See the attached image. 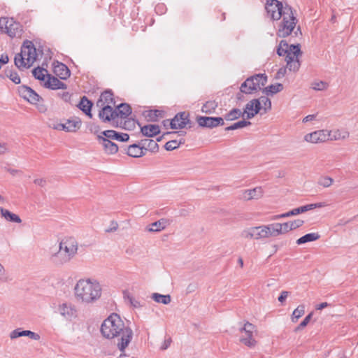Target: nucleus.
Instances as JSON below:
<instances>
[{
	"mask_svg": "<svg viewBox=\"0 0 358 358\" xmlns=\"http://www.w3.org/2000/svg\"><path fill=\"white\" fill-rule=\"evenodd\" d=\"M241 236L245 238H255L258 240L268 238L271 236V233L268 227L261 225L243 230L241 233Z\"/></svg>",
	"mask_w": 358,
	"mask_h": 358,
	"instance_id": "8",
	"label": "nucleus"
},
{
	"mask_svg": "<svg viewBox=\"0 0 358 358\" xmlns=\"http://www.w3.org/2000/svg\"><path fill=\"white\" fill-rule=\"evenodd\" d=\"M115 111L117 115V120L119 118L122 120L126 119L131 115V108L128 103H123L118 105L115 109Z\"/></svg>",
	"mask_w": 358,
	"mask_h": 358,
	"instance_id": "26",
	"label": "nucleus"
},
{
	"mask_svg": "<svg viewBox=\"0 0 358 358\" xmlns=\"http://www.w3.org/2000/svg\"><path fill=\"white\" fill-rule=\"evenodd\" d=\"M102 288L100 283L95 279H80L74 287L76 299L83 303H93L101 296Z\"/></svg>",
	"mask_w": 358,
	"mask_h": 358,
	"instance_id": "2",
	"label": "nucleus"
},
{
	"mask_svg": "<svg viewBox=\"0 0 358 358\" xmlns=\"http://www.w3.org/2000/svg\"><path fill=\"white\" fill-rule=\"evenodd\" d=\"M326 206L325 203H310L305 206H301V210H303V213H306L307 211L317 208H322Z\"/></svg>",
	"mask_w": 358,
	"mask_h": 358,
	"instance_id": "49",
	"label": "nucleus"
},
{
	"mask_svg": "<svg viewBox=\"0 0 358 358\" xmlns=\"http://www.w3.org/2000/svg\"><path fill=\"white\" fill-rule=\"evenodd\" d=\"M334 182V179L329 176L321 177L318 180V185L324 187H330Z\"/></svg>",
	"mask_w": 358,
	"mask_h": 358,
	"instance_id": "50",
	"label": "nucleus"
},
{
	"mask_svg": "<svg viewBox=\"0 0 358 358\" xmlns=\"http://www.w3.org/2000/svg\"><path fill=\"white\" fill-rule=\"evenodd\" d=\"M255 331V326L247 322L244 327L241 329V336L240 341L249 348L255 347L257 343L253 335Z\"/></svg>",
	"mask_w": 358,
	"mask_h": 358,
	"instance_id": "10",
	"label": "nucleus"
},
{
	"mask_svg": "<svg viewBox=\"0 0 358 358\" xmlns=\"http://www.w3.org/2000/svg\"><path fill=\"white\" fill-rule=\"evenodd\" d=\"M37 53L34 43L30 41L24 42L20 53L15 56V65L20 69L29 68L36 61Z\"/></svg>",
	"mask_w": 358,
	"mask_h": 358,
	"instance_id": "4",
	"label": "nucleus"
},
{
	"mask_svg": "<svg viewBox=\"0 0 358 358\" xmlns=\"http://www.w3.org/2000/svg\"><path fill=\"white\" fill-rule=\"evenodd\" d=\"M118 228V224L117 222L115 221H111L110 222V227H108V229H106L105 230V231L106 233H110V232H113V231H115Z\"/></svg>",
	"mask_w": 358,
	"mask_h": 358,
	"instance_id": "54",
	"label": "nucleus"
},
{
	"mask_svg": "<svg viewBox=\"0 0 358 358\" xmlns=\"http://www.w3.org/2000/svg\"><path fill=\"white\" fill-rule=\"evenodd\" d=\"M313 315V313H310L294 329L295 332H298L305 328L308 324L310 322L312 317Z\"/></svg>",
	"mask_w": 358,
	"mask_h": 358,
	"instance_id": "48",
	"label": "nucleus"
},
{
	"mask_svg": "<svg viewBox=\"0 0 358 358\" xmlns=\"http://www.w3.org/2000/svg\"><path fill=\"white\" fill-rule=\"evenodd\" d=\"M282 90L283 85L281 83H276L265 87L264 90V92L266 95H273L279 92H281Z\"/></svg>",
	"mask_w": 358,
	"mask_h": 358,
	"instance_id": "38",
	"label": "nucleus"
},
{
	"mask_svg": "<svg viewBox=\"0 0 358 358\" xmlns=\"http://www.w3.org/2000/svg\"><path fill=\"white\" fill-rule=\"evenodd\" d=\"M26 336H29L30 338L34 340H38L40 338V336L38 334L29 330H26Z\"/></svg>",
	"mask_w": 358,
	"mask_h": 358,
	"instance_id": "57",
	"label": "nucleus"
},
{
	"mask_svg": "<svg viewBox=\"0 0 358 358\" xmlns=\"http://www.w3.org/2000/svg\"><path fill=\"white\" fill-rule=\"evenodd\" d=\"M17 92L22 98L31 104H36L41 99V97L34 90L26 85L18 87Z\"/></svg>",
	"mask_w": 358,
	"mask_h": 358,
	"instance_id": "12",
	"label": "nucleus"
},
{
	"mask_svg": "<svg viewBox=\"0 0 358 358\" xmlns=\"http://www.w3.org/2000/svg\"><path fill=\"white\" fill-rule=\"evenodd\" d=\"M217 107V103L215 101H208L203 105L201 110L203 113L211 114L215 112Z\"/></svg>",
	"mask_w": 358,
	"mask_h": 358,
	"instance_id": "39",
	"label": "nucleus"
},
{
	"mask_svg": "<svg viewBox=\"0 0 358 358\" xmlns=\"http://www.w3.org/2000/svg\"><path fill=\"white\" fill-rule=\"evenodd\" d=\"M93 106V103L91 101H90L85 96H83L79 103L78 104V107L84 113H85L89 117L92 118V115L91 113V108Z\"/></svg>",
	"mask_w": 358,
	"mask_h": 358,
	"instance_id": "27",
	"label": "nucleus"
},
{
	"mask_svg": "<svg viewBox=\"0 0 358 358\" xmlns=\"http://www.w3.org/2000/svg\"><path fill=\"white\" fill-rule=\"evenodd\" d=\"M0 211L1 216L3 217L6 220L16 223L22 222V220L17 215L10 212L8 210L1 208Z\"/></svg>",
	"mask_w": 358,
	"mask_h": 358,
	"instance_id": "34",
	"label": "nucleus"
},
{
	"mask_svg": "<svg viewBox=\"0 0 358 358\" xmlns=\"http://www.w3.org/2000/svg\"><path fill=\"white\" fill-rule=\"evenodd\" d=\"M289 295V292L287 291H282L280 294V295L278 296V300L280 302V303H283L287 297Z\"/></svg>",
	"mask_w": 358,
	"mask_h": 358,
	"instance_id": "59",
	"label": "nucleus"
},
{
	"mask_svg": "<svg viewBox=\"0 0 358 358\" xmlns=\"http://www.w3.org/2000/svg\"><path fill=\"white\" fill-rule=\"evenodd\" d=\"M101 110L99 113V117L103 122H115L117 123V115L115 109L110 105H106L105 106H99Z\"/></svg>",
	"mask_w": 358,
	"mask_h": 358,
	"instance_id": "13",
	"label": "nucleus"
},
{
	"mask_svg": "<svg viewBox=\"0 0 358 358\" xmlns=\"http://www.w3.org/2000/svg\"><path fill=\"white\" fill-rule=\"evenodd\" d=\"M151 298L157 303L167 305L171 303V297L169 294L163 295L159 293H153Z\"/></svg>",
	"mask_w": 358,
	"mask_h": 358,
	"instance_id": "35",
	"label": "nucleus"
},
{
	"mask_svg": "<svg viewBox=\"0 0 358 358\" xmlns=\"http://www.w3.org/2000/svg\"><path fill=\"white\" fill-rule=\"evenodd\" d=\"M287 67H286V68L282 67V68L279 69V70L278 71V72L276 73L275 78L277 79H280V78L284 77L287 72Z\"/></svg>",
	"mask_w": 358,
	"mask_h": 358,
	"instance_id": "58",
	"label": "nucleus"
},
{
	"mask_svg": "<svg viewBox=\"0 0 358 358\" xmlns=\"http://www.w3.org/2000/svg\"><path fill=\"white\" fill-rule=\"evenodd\" d=\"M97 141L102 145L104 152L108 155H113L117 152L118 146L111 140L108 139L102 134L97 136Z\"/></svg>",
	"mask_w": 358,
	"mask_h": 358,
	"instance_id": "19",
	"label": "nucleus"
},
{
	"mask_svg": "<svg viewBox=\"0 0 358 358\" xmlns=\"http://www.w3.org/2000/svg\"><path fill=\"white\" fill-rule=\"evenodd\" d=\"M58 311L65 319L72 320L77 316V310L71 303H63L58 307Z\"/></svg>",
	"mask_w": 358,
	"mask_h": 358,
	"instance_id": "18",
	"label": "nucleus"
},
{
	"mask_svg": "<svg viewBox=\"0 0 358 358\" xmlns=\"http://www.w3.org/2000/svg\"><path fill=\"white\" fill-rule=\"evenodd\" d=\"M267 83V76L265 74H256L247 78L241 85V93L252 94L258 90H261Z\"/></svg>",
	"mask_w": 358,
	"mask_h": 358,
	"instance_id": "6",
	"label": "nucleus"
},
{
	"mask_svg": "<svg viewBox=\"0 0 358 358\" xmlns=\"http://www.w3.org/2000/svg\"><path fill=\"white\" fill-rule=\"evenodd\" d=\"M197 122L200 127L208 128H214L219 125L222 126L224 124L223 118L220 117H213L201 116L197 118Z\"/></svg>",
	"mask_w": 358,
	"mask_h": 358,
	"instance_id": "16",
	"label": "nucleus"
},
{
	"mask_svg": "<svg viewBox=\"0 0 358 358\" xmlns=\"http://www.w3.org/2000/svg\"><path fill=\"white\" fill-rule=\"evenodd\" d=\"M59 248L73 258L77 254L78 245L74 238L67 237L62 240Z\"/></svg>",
	"mask_w": 358,
	"mask_h": 358,
	"instance_id": "11",
	"label": "nucleus"
},
{
	"mask_svg": "<svg viewBox=\"0 0 358 358\" xmlns=\"http://www.w3.org/2000/svg\"><path fill=\"white\" fill-rule=\"evenodd\" d=\"M34 183L40 187H45L47 184V181L45 178H36L34 180Z\"/></svg>",
	"mask_w": 358,
	"mask_h": 358,
	"instance_id": "56",
	"label": "nucleus"
},
{
	"mask_svg": "<svg viewBox=\"0 0 358 358\" xmlns=\"http://www.w3.org/2000/svg\"><path fill=\"white\" fill-rule=\"evenodd\" d=\"M103 136H106L111 141H117L120 142L127 141L129 138V136L125 133H119L115 130H106L101 133Z\"/></svg>",
	"mask_w": 358,
	"mask_h": 358,
	"instance_id": "20",
	"label": "nucleus"
},
{
	"mask_svg": "<svg viewBox=\"0 0 358 358\" xmlns=\"http://www.w3.org/2000/svg\"><path fill=\"white\" fill-rule=\"evenodd\" d=\"M315 118V115H308L303 119V122L306 123L312 121Z\"/></svg>",
	"mask_w": 358,
	"mask_h": 358,
	"instance_id": "63",
	"label": "nucleus"
},
{
	"mask_svg": "<svg viewBox=\"0 0 358 358\" xmlns=\"http://www.w3.org/2000/svg\"><path fill=\"white\" fill-rule=\"evenodd\" d=\"M8 152V148L5 144L0 143V155L5 154Z\"/></svg>",
	"mask_w": 358,
	"mask_h": 358,
	"instance_id": "64",
	"label": "nucleus"
},
{
	"mask_svg": "<svg viewBox=\"0 0 358 358\" xmlns=\"http://www.w3.org/2000/svg\"><path fill=\"white\" fill-rule=\"evenodd\" d=\"M113 104L115 106L113 94L111 90H108L101 94L99 100L96 102L97 106H105L106 105Z\"/></svg>",
	"mask_w": 358,
	"mask_h": 358,
	"instance_id": "22",
	"label": "nucleus"
},
{
	"mask_svg": "<svg viewBox=\"0 0 358 358\" xmlns=\"http://www.w3.org/2000/svg\"><path fill=\"white\" fill-rule=\"evenodd\" d=\"M143 150H149L152 152H157L159 150V145L157 141L152 139H143L140 143Z\"/></svg>",
	"mask_w": 358,
	"mask_h": 358,
	"instance_id": "32",
	"label": "nucleus"
},
{
	"mask_svg": "<svg viewBox=\"0 0 358 358\" xmlns=\"http://www.w3.org/2000/svg\"><path fill=\"white\" fill-rule=\"evenodd\" d=\"M250 124H251L250 122L243 120L239 121L238 122H236L229 127H226L225 131L235 130V129L243 128V127L249 126Z\"/></svg>",
	"mask_w": 358,
	"mask_h": 358,
	"instance_id": "44",
	"label": "nucleus"
},
{
	"mask_svg": "<svg viewBox=\"0 0 358 358\" xmlns=\"http://www.w3.org/2000/svg\"><path fill=\"white\" fill-rule=\"evenodd\" d=\"M329 85L324 81H314L311 83V88L317 91H322L327 89Z\"/></svg>",
	"mask_w": 358,
	"mask_h": 358,
	"instance_id": "47",
	"label": "nucleus"
},
{
	"mask_svg": "<svg viewBox=\"0 0 358 358\" xmlns=\"http://www.w3.org/2000/svg\"><path fill=\"white\" fill-rule=\"evenodd\" d=\"M142 134L147 137H153L160 133V129L156 124H147L141 128Z\"/></svg>",
	"mask_w": 358,
	"mask_h": 358,
	"instance_id": "28",
	"label": "nucleus"
},
{
	"mask_svg": "<svg viewBox=\"0 0 358 358\" xmlns=\"http://www.w3.org/2000/svg\"><path fill=\"white\" fill-rule=\"evenodd\" d=\"M32 73L35 78L44 80L47 71L43 68L37 67L32 71Z\"/></svg>",
	"mask_w": 358,
	"mask_h": 358,
	"instance_id": "45",
	"label": "nucleus"
},
{
	"mask_svg": "<svg viewBox=\"0 0 358 358\" xmlns=\"http://www.w3.org/2000/svg\"><path fill=\"white\" fill-rule=\"evenodd\" d=\"M305 313V306H299L292 313V322H296L298 320L304 315Z\"/></svg>",
	"mask_w": 358,
	"mask_h": 358,
	"instance_id": "42",
	"label": "nucleus"
},
{
	"mask_svg": "<svg viewBox=\"0 0 358 358\" xmlns=\"http://www.w3.org/2000/svg\"><path fill=\"white\" fill-rule=\"evenodd\" d=\"M53 71L61 79H66L71 75L68 67L63 63L59 62L55 64Z\"/></svg>",
	"mask_w": 358,
	"mask_h": 358,
	"instance_id": "24",
	"label": "nucleus"
},
{
	"mask_svg": "<svg viewBox=\"0 0 358 358\" xmlns=\"http://www.w3.org/2000/svg\"><path fill=\"white\" fill-rule=\"evenodd\" d=\"M281 229L282 231V234H285L289 231H292V229L289 228L290 224L289 222H285L283 224H280Z\"/></svg>",
	"mask_w": 358,
	"mask_h": 358,
	"instance_id": "60",
	"label": "nucleus"
},
{
	"mask_svg": "<svg viewBox=\"0 0 358 358\" xmlns=\"http://www.w3.org/2000/svg\"><path fill=\"white\" fill-rule=\"evenodd\" d=\"M0 30L10 38L20 37L22 33V25L13 18L2 17L0 18Z\"/></svg>",
	"mask_w": 358,
	"mask_h": 358,
	"instance_id": "7",
	"label": "nucleus"
},
{
	"mask_svg": "<svg viewBox=\"0 0 358 358\" xmlns=\"http://www.w3.org/2000/svg\"><path fill=\"white\" fill-rule=\"evenodd\" d=\"M44 86L52 90L66 89V85L57 78L48 75V80L45 82Z\"/></svg>",
	"mask_w": 358,
	"mask_h": 358,
	"instance_id": "23",
	"label": "nucleus"
},
{
	"mask_svg": "<svg viewBox=\"0 0 358 358\" xmlns=\"http://www.w3.org/2000/svg\"><path fill=\"white\" fill-rule=\"evenodd\" d=\"M9 58L8 55H1L0 57V63L3 64H6L8 62Z\"/></svg>",
	"mask_w": 358,
	"mask_h": 358,
	"instance_id": "62",
	"label": "nucleus"
},
{
	"mask_svg": "<svg viewBox=\"0 0 358 358\" xmlns=\"http://www.w3.org/2000/svg\"><path fill=\"white\" fill-rule=\"evenodd\" d=\"M304 222L302 220H296L292 222H289L290 227L289 228L292 229V230L296 229L300 227H301L303 224Z\"/></svg>",
	"mask_w": 358,
	"mask_h": 358,
	"instance_id": "53",
	"label": "nucleus"
},
{
	"mask_svg": "<svg viewBox=\"0 0 358 358\" xmlns=\"http://www.w3.org/2000/svg\"><path fill=\"white\" fill-rule=\"evenodd\" d=\"M127 154L132 157H140L145 155L143 148L137 144H133L128 147Z\"/></svg>",
	"mask_w": 358,
	"mask_h": 358,
	"instance_id": "33",
	"label": "nucleus"
},
{
	"mask_svg": "<svg viewBox=\"0 0 358 358\" xmlns=\"http://www.w3.org/2000/svg\"><path fill=\"white\" fill-rule=\"evenodd\" d=\"M62 130L68 132H75L81 126V122L79 120H68L65 124L60 125Z\"/></svg>",
	"mask_w": 358,
	"mask_h": 358,
	"instance_id": "31",
	"label": "nucleus"
},
{
	"mask_svg": "<svg viewBox=\"0 0 358 358\" xmlns=\"http://www.w3.org/2000/svg\"><path fill=\"white\" fill-rule=\"evenodd\" d=\"M320 238V235L317 233L307 234L296 241L298 245H301L308 242L314 241Z\"/></svg>",
	"mask_w": 358,
	"mask_h": 358,
	"instance_id": "36",
	"label": "nucleus"
},
{
	"mask_svg": "<svg viewBox=\"0 0 358 358\" xmlns=\"http://www.w3.org/2000/svg\"><path fill=\"white\" fill-rule=\"evenodd\" d=\"M51 261L56 265H62L69 262L72 257L59 248V250L51 255Z\"/></svg>",
	"mask_w": 358,
	"mask_h": 358,
	"instance_id": "21",
	"label": "nucleus"
},
{
	"mask_svg": "<svg viewBox=\"0 0 358 358\" xmlns=\"http://www.w3.org/2000/svg\"><path fill=\"white\" fill-rule=\"evenodd\" d=\"M277 54L279 56H285L287 67L290 71L296 72L301 66L299 57L302 55L300 49V45H288V43L282 40L280 41L278 49Z\"/></svg>",
	"mask_w": 358,
	"mask_h": 358,
	"instance_id": "3",
	"label": "nucleus"
},
{
	"mask_svg": "<svg viewBox=\"0 0 358 358\" xmlns=\"http://www.w3.org/2000/svg\"><path fill=\"white\" fill-rule=\"evenodd\" d=\"M280 223H275V230H274V235L273 236H278L280 234H282V231L281 229Z\"/></svg>",
	"mask_w": 358,
	"mask_h": 358,
	"instance_id": "61",
	"label": "nucleus"
},
{
	"mask_svg": "<svg viewBox=\"0 0 358 358\" xmlns=\"http://www.w3.org/2000/svg\"><path fill=\"white\" fill-rule=\"evenodd\" d=\"M169 224V220L163 218L149 224L146 229L150 232H159L164 229Z\"/></svg>",
	"mask_w": 358,
	"mask_h": 358,
	"instance_id": "25",
	"label": "nucleus"
},
{
	"mask_svg": "<svg viewBox=\"0 0 358 358\" xmlns=\"http://www.w3.org/2000/svg\"><path fill=\"white\" fill-rule=\"evenodd\" d=\"M262 109V106H260V101L257 99H254L250 101L245 106L243 115L245 116L247 119L250 120L254 117L257 113H259Z\"/></svg>",
	"mask_w": 358,
	"mask_h": 358,
	"instance_id": "17",
	"label": "nucleus"
},
{
	"mask_svg": "<svg viewBox=\"0 0 358 358\" xmlns=\"http://www.w3.org/2000/svg\"><path fill=\"white\" fill-rule=\"evenodd\" d=\"M260 101V106L263 108L264 113L271 109V101L267 96H262L259 99H257Z\"/></svg>",
	"mask_w": 358,
	"mask_h": 358,
	"instance_id": "43",
	"label": "nucleus"
},
{
	"mask_svg": "<svg viewBox=\"0 0 358 358\" xmlns=\"http://www.w3.org/2000/svg\"><path fill=\"white\" fill-rule=\"evenodd\" d=\"M4 75L6 77L8 78L10 80H12L15 84H20L21 82V79L17 74V72L13 71L10 69H6L4 72Z\"/></svg>",
	"mask_w": 358,
	"mask_h": 358,
	"instance_id": "41",
	"label": "nucleus"
},
{
	"mask_svg": "<svg viewBox=\"0 0 358 358\" xmlns=\"http://www.w3.org/2000/svg\"><path fill=\"white\" fill-rule=\"evenodd\" d=\"M58 96L66 102L70 101L71 96V95L68 92H59L58 93Z\"/></svg>",
	"mask_w": 358,
	"mask_h": 358,
	"instance_id": "55",
	"label": "nucleus"
},
{
	"mask_svg": "<svg viewBox=\"0 0 358 358\" xmlns=\"http://www.w3.org/2000/svg\"><path fill=\"white\" fill-rule=\"evenodd\" d=\"M101 332L103 337L112 339L117 338V346L121 352H124L133 338V331L126 327L119 315L111 314L102 323Z\"/></svg>",
	"mask_w": 358,
	"mask_h": 358,
	"instance_id": "1",
	"label": "nucleus"
},
{
	"mask_svg": "<svg viewBox=\"0 0 358 358\" xmlns=\"http://www.w3.org/2000/svg\"><path fill=\"white\" fill-rule=\"evenodd\" d=\"M162 113L159 110H150L146 111L145 117L148 121L157 122L159 117H162Z\"/></svg>",
	"mask_w": 358,
	"mask_h": 358,
	"instance_id": "40",
	"label": "nucleus"
},
{
	"mask_svg": "<svg viewBox=\"0 0 358 358\" xmlns=\"http://www.w3.org/2000/svg\"><path fill=\"white\" fill-rule=\"evenodd\" d=\"M20 336H26V330L20 331V329H17L13 331L10 334L11 339H15Z\"/></svg>",
	"mask_w": 358,
	"mask_h": 358,
	"instance_id": "52",
	"label": "nucleus"
},
{
	"mask_svg": "<svg viewBox=\"0 0 358 358\" xmlns=\"http://www.w3.org/2000/svg\"><path fill=\"white\" fill-rule=\"evenodd\" d=\"M282 22L279 26L277 34L279 37L285 38L291 34L294 30L297 20L294 15L293 9L291 6L286 5L284 13L282 14Z\"/></svg>",
	"mask_w": 358,
	"mask_h": 358,
	"instance_id": "5",
	"label": "nucleus"
},
{
	"mask_svg": "<svg viewBox=\"0 0 358 358\" xmlns=\"http://www.w3.org/2000/svg\"><path fill=\"white\" fill-rule=\"evenodd\" d=\"M241 117H244L243 113L240 109L234 108L225 115L224 119L227 121H232Z\"/></svg>",
	"mask_w": 358,
	"mask_h": 358,
	"instance_id": "37",
	"label": "nucleus"
},
{
	"mask_svg": "<svg viewBox=\"0 0 358 358\" xmlns=\"http://www.w3.org/2000/svg\"><path fill=\"white\" fill-rule=\"evenodd\" d=\"M329 134L327 129H321L307 134L304 140L311 143H320L328 141Z\"/></svg>",
	"mask_w": 358,
	"mask_h": 358,
	"instance_id": "14",
	"label": "nucleus"
},
{
	"mask_svg": "<svg viewBox=\"0 0 358 358\" xmlns=\"http://www.w3.org/2000/svg\"><path fill=\"white\" fill-rule=\"evenodd\" d=\"M124 297L128 299V301H129L130 304L133 307H134V308H139V307L141 306V305L140 304V302L137 299H136L134 297L131 296L130 294H124Z\"/></svg>",
	"mask_w": 358,
	"mask_h": 358,
	"instance_id": "51",
	"label": "nucleus"
},
{
	"mask_svg": "<svg viewBox=\"0 0 358 358\" xmlns=\"http://www.w3.org/2000/svg\"><path fill=\"white\" fill-rule=\"evenodd\" d=\"M329 136L328 141H338L345 140L350 136V133L348 131H340L339 129L336 130H328Z\"/></svg>",
	"mask_w": 358,
	"mask_h": 358,
	"instance_id": "30",
	"label": "nucleus"
},
{
	"mask_svg": "<svg viewBox=\"0 0 358 358\" xmlns=\"http://www.w3.org/2000/svg\"><path fill=\"white\" fill-rule=\"evenodd\" d=\"M265 9L268 17L273 20H278L284 13L285 6L278 0H266Z\"/></svg>",
	"mask_w": 358,
	"mask_h": 358,
	"instance_id": "9",
	"label": "nucleus"
},
{
	"mask_svg": "<svg viewBox=\"0 0 358 358\" xmlns=\"http://www.w3.org/2000/svg\"><path fill=\"white\" fill-rule=\"evenodd\" d=\"M263 196V190L261 187L252 189H246L243 192V199L246 200L258 199Z\"/></svg>",
	"mask_w": 358,
	"mask_h": 358,
	"instance_id": "29",
	"label": "nucleus"
},
{
	"mask_svg": "<svg viewBox=\"0 0 358 358\" xmlns=\"http://www.w3.org/2000/svg\"><path fill=\"white\" fill-rule=\"evenodd\" d=\"M185 141L180 140L179 141L176 140H172L168 141L165 145L164 148L166 150L171 151L179 147V145L182 143H184Z\"/></svg>",
	"mask_w": 358,
	"mask_h": 358,
	"instance_id": "46",
	"label": "nucleus"
},
{
	"mask_svg": "<svg viewBox=\"0 0 358 358\" xmlns=\"http://www.w3.org/2000/svg\"><path fill=\"white\" fill-rule=\"evenodd\" d=\"M189 113L180 112L170 121L169 125L173 129H183L189 122Z\"/></svg>",
	"mask_w": 358,
	"mask_h": 358,
	"instance_id": "15",
	"label": "nucleus"
}]
</instances>
